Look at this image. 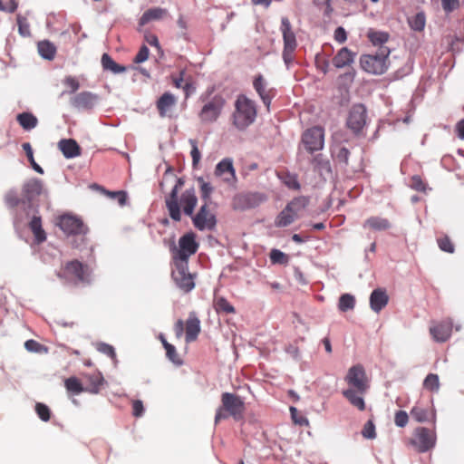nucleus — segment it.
<instances>
[{
    "label": "nucleus",
    "mask_w": 464,
    "mask_h": 464,
    "mask_svg": "<svg viewBox=\"0 0 464 464\" xmlns=\"http://www.w3.org/2000/svg\"><path fill=\"white\" fill-rule=\"evenodd\" d=\"M245 410V402L238 395L224 392L221 395V406L216 411L215 424L229 416L236 420H239L243 419Z\"/></svg>",
    "instance_id": "4"
},
{
    "label": "nucleus",
    "mask_w": 464,
    "mask_h": 464,
    "mask_svg": "<svg viewBox=\"0 0 464 464\" xmlns=\"http://www.w3.org/2000/svg\"><path fill=\"white\" fill-rule=\"evenodd\" d=\"M213 306L218 314H235V307L223 296L214 298Z\"/></svg>",
    "instance_id": "34"
},
{
    "label": "nucleus",
    "mask_w": 464,
    "mask_h": 464,
    "mask_svg": "<svg viewBox=\"0 0 464 464\" xmlns=\"http://www.w3.org/2000/svg\"><path fill=\"white\" fill-rule=\"evenodd\" d=\"M189 142L192 147L191 152H190L191 158H192V164L194 167H196L200 160L201 154L198 149L197 141L194 140H190Z\"/></svg>",
    "instance_id": "57"
},
{
    "label": "nucleus",
    "mask_w": 464,
    "mask_h": 464,
    "mask_svg": "<svg viewBox=\"0 0 464 464\" xmlns=\"http://www.w3.org/2000/svg\"><path fill=\"white\" fill-rule=\"evenodd\" d=\"M57 225L68 237H73L71 242L72 247L79 248L86 244L89 228L80 218L64 214L59 218Z\"/></svg>",
    "instance_id": "3"
},
{
    "label": "nucleus",
    "mask_w": 464,
    "mask_h": 464,
    "mask_svg": "<svg viewBox=\"0 0 464 464\" xmlns=\"http://www.w3.org/2000/svg\"><path fill=\"white\" fill-rule=\"evenodd\" d=\"M63 83L70 88V92L71 93H73L75 92L76 91L79 90L80 88V83H79V81L73 77V76H71V75H68L66 76L63 81Z\"/></svg>",
    "instance_id": "55"
},
{
    "label": "nucleus",
    "mask_w": 464,
    "mask_h": 464,
    "mask_svg": "<svg viewBox=\"0 0 464 464\" xmlns=\"http://www.w3.org/2000/svg\"><path fill=\"white\" fill-rule=\"evenodd\" d=\"M168 14V10L161 7L150 8L143 13L139 20V24L144 26L148 23L155 20H160Z\"/></svg>",
    "instance_id": "28"
},
{
    "label": "nucleus",
    "mask_w": 464,
    "mask_h": 464,
    "mask_svg": "<svg viewBox=\"0 0 464 464\" xmlns=\"http://www.w3.org/2000/svg\"><path fill=\"white\" fill-rule=\"evenodd\" d=\"M29 227L32 230L35 241L40 244L46 240V234L42 227L41 217L34 216L29 223Z\"/></svg>",
    "instance_id": "32"
},
{
    "label": "nucleus",
    "mask_w": 464,
    "mask_h": 464,
    "mask_svg": "<svg viewBox=\"0 0 464 464\" xmlns=\"http://www.w3.org/2000/svg\"><path fill=\"white\" fill-rule=\"evenodd\" d=\"M389 296L382 288L374 289L370 295V306L372 311L379 313L388 304Z\"/></svg>",
    "instance_id": "24"
},
{
    "label": "nucleus",
    "mask_w": 464,
    "mask_h": 464,
    "mask_svg": "<svg viewBox=\"0 0 464 464\" xmlns=\"http://www.w3.org/2000/svg\"><path fill=\"white\" fill-rule=\"evenodd\" d=\"M290 412L293 421L300 426H307L309 424L308 420L303 415L299 414L298 411L295 407H290Z\"/></svg>",
    "instance_id": "54"
},
{
    "label": "nucleus",
    "mask_w": 464,
    "mask_h": 464,
    "mask_svg": "<svg viewBox=\"0 0 464 464\" xmlns=\"http://www.w3.org/2000/svg\"><path fill=\"white\" fill-rule=\"evenodd\" d=\"M220 105L216 102H209L205 104L199 113L202 121L211 122L218 119L220 113Z\"/></svg>",
    "instance_id": "27"
},
{
    "label": "nucleus",
    "mask_w": 464,
    "mask_h": 464,
    "mask_svg": "<svg viewBox=\"0 0 464 464\" xmlns=\"http://www.w3.org/2000/svg\"><path fill=\"white\" fill-rule=\"evenodd\" d=\"M279 178L283 181V183L290 189L298 190L300 189V184L298 182L297 177L295 174H291L288 172L282 173Z\"/></svg>",
    "instance_id": "39"
},
{
    "label": "nucleus",
    "mask_w": 464,
    "mask_h": 464,
    "mask_svg": "<svg viewBox=\"0 0 464 464\" xmlns=\"http://www.w3.org/2000/svg\"><path fill=\"white\" fill-rule=\"evenodd\" d=\"M35 411L38 415V417L43 420V421H49L50 419H51V411L49 409V407L44 404V403H42V402H37L35 404Z\"/></svg>",
    "instance_id": "48"
},
{
    "label": "nucleus",
    "mask_w": 464,
    "mask_h": 464,
    "mask_svg": "<svg viewBox=\"0 0 464 464\" xmlns=\"http://www.w3.org/2000/svg\"><path fill=\"white\" fill-rule=\"evenodd\" d=\"M5 202L9 208L14 209L17 208L20 203H23L24 200L21 199L15 192L10 191L5 195Z\"/></svg>",
    "instance_id": "51"
},
{
    "label": "nucleus",
    "mask_w": 464,
    "mask_h": 464,
    "mask_svg": "<svg viewBox=\"0 0 464 464\" xmlns=\"http://www.w3.org/2000/svg\"><path fill=\"white\" fill-rule=\"evenodd\" d=\"M98 96L90 92H82L71 99V104L78 110H92L96 104Z\"/></svg>",
    "instance_id": "21"
},
{
    "label": "nucleus",
    "mask_w": 464,
    "mask_h": 464,
    "mask_svg": "<svg viewBox=\"0 0 464 464\" xmlns=\"http://www.w3.org/2000/svg\"><path fill=\"white\" fill-rule=\"evenodd\" d=\"M334 38L337 43L343 44L347 40L345 29L342 26L337 27L334 31Z\"/></svg>",
    "instance_id": "61"
},
{
    "label": "nucleus",
    "mask_w": 464,
    "mask_h": 464,
    "mask_svg": "<svg viewBox=\"0 0 464 464\" xmlns=\"http://www.w3.org/2000/svg\"><path fill=\"white\" fill-rule=\"evenodd\" d=\"M166 355L169 361H171L176 365H181L182 360L180 359L176 348L174 345L170 343H166Z\"/></svg>",
    "instance_id": "49"
},
{
    "label": "nucleus",
    "mask_w": 464,
    "mask_h": 464,
    "mask_svg": "<svg viewBox=\"0 0 464 464\" xmlns=\"http://www.w3.org/2000/svg\"><path fill=\"white\" fill-rule=\"evenodd\" d=\"M16 120L18 123L24 130H32L36 127L38 121L37 118L30 112H23L17 115Z\"/></svg>",
    "instance_id": "35"
},
{
    "label": "nucleus",
    "mask_w": 464,
    "mask_h": 464,
    "mask_svg": "<svg viewBox=\"0 0 464 464\" xmlns=\"http://www.w3.org/2000/svg\"><path fill=\"white\" fill-rule=\"evenodd\" d=\"M143 412H144V407H143L142 401L140 400L133 401L132 414L135 417H140V416H142Z\"/></svg>",
    "instance_id": "64"
},
{
    "label": "nucleus",
    "mask_w": 464,
    "mask_h": 464,
    "mask_svg": "<svg viewBox=\"0 0 464 464\" xmlns=\"http://www.w3.org/2000/svg\"><path fill=\"white\" fill-rule=\"evenodd\" d=\"M442 8L446 13H450L459 8V0H441Z\"/></svg>",
    "instance_id": "58"
},
{
    "label": "nucleus",
    "mask_w": 464,
    "mask_h": 464,
    "mask_svg": "<svg viewBox=\"0 0 464 464\" xmlns=\"http://www.w3.org/2000/svg\"><path fill=\"white\" fill-rule=\"evenodd\" d=\"M344 381L347 388L343 390V396L360 411L366 409L364 396L370 388V382L364 368L361 364L354 365L348 370Z\"/></svg>",
    "instance_id": "1"
},
{
    "label": "nucleus",
    "mask_w": 464,
    "mask_h": 464,
    "mask_svg": "<svg viewBox=\"0 0 464 464\" xmlns=\"http://www.w3.org/2000/svg\"><path fill=\"white\" fill-rule=\"evenodd\" d=\"M176 285L184 293H189L195 287V275L188 272L186 262H175V269L171 273Z\"/></svg>",
    "instance_id": "11"
},
{
    "label": "nucleus",
    "mask_w": 464,
    "mask_h": 464,
    "mask_svg": "<svg viewBox=\"0 0 464 464\" xmlns=\"http://www.w3.org/2000/svg\"><path fill=\"white\" fill-rule=\"evenodd\" d=\"M391 224L388 219L381 217H371L363 223L364 228L375 231H382L390 228Z\"/></svg>",
    "instance_id": "30"
},
{
    "label": "nucleus",
    "mask_w": 464,
    "mask_h": 464,
    "mask_svg": "<svg viewBox=\"0 0 464 464\" xmlns=\"http://www.w3.org/2000/svg\"><path fill=\"white\" fill-rule=\"evenodd\" d=\"M24 347L29 352L39 353L41 352L43 345L34 340H28L24 343Z\"/></svg>",
    "instance_id": "63"
},
{
    "label": "nucleus",
    "mask_w": 464,
    "mask_h": 464,
    "mask_svg": "<svg viewBox=\"0 0 464 464\" xmlns=\"http://www.w3.org/2000/svg\"><path fill=\"white\" fill-rule=\"evenodd\" d=\"M367 36L370 42L375 46H380L381 50L383 49L382 44L389 39V34L387 33L374 30H370Z\"/></svg>",
    "instance_id": "38"
},
{
    "label": "nucleus",
    "mask_w": 464,
    "mask_h": 464,
    "mask_svg": "<svg viewBox=\"0 0 464 464\" xmlns=\"http://www.w3.org/2000/svg\"><path fill=\"white\" fill-rule=\"evenodd\" d=\"M280 30L283 34L284 47L290 50H295L297 46L295 34L292 30L291 23L287 17L281 19Z\"/></svg>",
    "instance_id": "23"
},
{
    "label": "nucleus",
    "mask_w": 464,
    "mask_h": 464,
    "mask_svg": "<svg viewBox=\"0 0 464 464\" xmlns=\"http://www.w3.org/2000/svg\"><path fill=\"white\" fill-rule=\"evenodd\" d=\"M355 305V299L350 294H343L341 295L338 303V308L342 312H346L348 310L353 309Z\"/></svg>",
    "instance_id": "40"
},
{
    "label": "nucleus",
    "mask_w": 464,
    "mask_h": 464,
    "mask_svg": "<svg viewBox=\"0 0 464 464\" xmlns=\"http://www.w3.org/2000/svg\"><path fill=\"white\" fill-rule=\"evenodd\" d=\"M23 147V150H24L25 154H26V157L32 166V168L37 171L38 173L40 174H43L44 173V169L35 162L34 160V152H33V149H32V146L30 143L28 142H25L22 145Z\"/></svg>",
    "instance_id": "43"
},
{
    "label": "nucleus",
    "mask_w": 464,
    "mask_h": 464,
    "mask_svg": "<svg viewBox=\"0 0 464 464\" xmlns=\"http://www.w3.org/2000/svg\"><path fill=\"white\" fill-rule=\"evenodd\" d=\"M411 417L418 422H425L434 419L433 412L428 407L414 406L411 411Z\"/></svg>",
    "instance_id": "31"
},
{
    "label": "nucleus",
    "mask_w": 464,
    "mask_h": 464,
    "mask_svg": "<svg viewBox=\"0 0 464 464\" xmlns=\"http://www.w3.org/2000/svg\"><path fill=\"white\" fill-rule=\"evenodd\" d=\"M366 117L365 106L354 104L350 110L346 125L355 135H359L366 124Z\"/></svg>",
    "instance_id": "15"
},
{
    "label": "nucleus",
    "mask_w": 464,
    "mask_h": 464,
    "mask_svg": "<svg viewBox=\"0 0 464 464\" xmlns=\"http://www.w3.org/2000/svg\"><path fill=\"white\" fill-rule=\"evenodd\" d=\"M436 436L430 429L417 428L411 439V444L418 452H426L435 446Z\"/></svg>",
    "instance_id": "13"
},
{
    "label": "nucleus",
    "mask_w": 464,
    "mask_h": 464,
    "mask_svg": "<svg viewBox=\"0 0 464 464\" xmlns=\"http://www.w3.org/2000/svg\"><path fill=\"white\" fill-rule=\"evenodd\" d=\"M309 203V198L300 196L293 198L285 208L277 215L275 225L277 227H285L297 219Z\"/></svg>",
    "instance_id": "6"
},
{
    "label": "nucleus",
    "mask_w": 464,
    "mask_h": 464,
    "mask_svg": "<svg viewBox=\"0 0 464 464\" xmlns=\"http://www.w3.org/2000/svg\"><path fill=\"white\" fill-rule=\"evenodd\" d=\"M179 249L176 250L174 254V262H186L188 263V257L194 255L198 248V244L196 242L195 234L190 232L182 236L179 240Z\"/></svg>",
    "instance_id": "14"
},
{
    "label": "nucleus",
    "mask_w": 464,
    "mask_h": 464,
    "mask_svg": "<svg viewBox=\"0 0 464 464\" xmlns=\"http://www.w3.org/2000/svg\"><path fill=\"white\" fill-rule=\"evenodd\" d=\"M214 174L215 176L221 178L225 183L231 187H235L237 182L233 160L230 158H225L218 162L215 168Z\"/></svg>",
    "instance_id": "18"
},
{
    "label": "nucleus",
    "mask_w": 464,
    "mask_h": 464,
    "mask_svg": "<svg viewBox=\"0 0 464 464\" xmlns=\"http://www.w3.org/2000/svg\"><path fill=\"white\" fill-rule=\"evenodd\" d=\"M58 147L63 152V156L67 159H72L81 154L80 146L72 139L61 140L58 143Z\"/></svg>",
    "instance_id": "25"
},
{
    "label": "nucleus",
    "mask_w": 464,
    "mask_h": 464,
    "mask_svg": "<svg viewBox=\"0 0 464 464\" xmlns=\"http://www.w3.org/2000/svg\"><path fill=\"white\" fill-rule=\"evenodd\" d=\"M430 332L437 342L444 343L450 338L451 334L452 322L450 319H446L437 323L430 328Z\"/></svg>",
    "instance_id": "22"
},
{
    "label": "nucleus",
    "mask_w": 464,
    "mask_h": 464,
    "mask_svg": "<svg viewBox=\"0 0 464 464\" xmlns=\"http://www.w3.org/2000/svg\"><path fill=\"white\" fill-rule=\"evenodd\" d=\"M388 49H382L376 55L363 54L360 58V64L363 71L372 74H382L386 71V58Z\"/></svg>",
    "instance_id": "10"
},
{
    "label": "nucleus",
    "mask_w": 464,
    "mask_h": 464,
    "mask_svg": "<svg viewBox=\"0 0 464 464\" xmlns=\"http://www.w3.org/2000/svg\"><path fill=\"white\" fill-rule=\"evenodd\" d=\"M315 64L318 70H320L324 74L328 72L329 69V62L325 58L316 55L315 57Z\"/></svg>",
    "instance_id": "60"
},
{
    "label": "nucleus",
    "mask_w": 464,
    "mask_h": 464,
    "mask_svg": "<svg viewBox=\"0 0 464 464\" xmlns=\"http://www.w3.org/2000/svg\"><path fill=\"white\" fill-rule=\"evenodd\" d=\"M198 182L200 185L201 198L207 202L210 198V195L213 192V187L210 183L206 182L203 178H198Z\"/></svg>",
    "instance_id": "50"
},
{
    "label": "nucleus",
    "mask_w": 464,
    "mask_h": 464,
    "mask_svg": "<svg viewBox=\"0 0 464 464\" xmlns=\"http://www.w3.org/2000/svg\"><path fill=\"white\" fill-rule=\"evenodd\" d=\"M270 260L273 264H285L287 261V257L284 252L273 249L270 252Z\"/></svg>",
    "instance_id": "53"
},
{
    "label": "nucleus",
    "mask_w": 464,
    "mask_h": 464,
    "mask_svg": "<svg viewBox=\"0 0 464 464\" xmlns=\"http://www.w3.org/2000/svg\"><path fill=\"white\" fill-rule=\"evenodd\" d=\"M64 386L67 392L72 394L77 395L85 392V386H83L81 381L74 376L65 379Z\"/></svg>",
    "instance_id": "36"
},
{
    "label": "nucleus",
    "mask_w": 464,
    "mask_h": 464,
    "mask_svg": "<svg viewBox=\"0 0 464 464\" xmlns=\"http://www.w3.org/2000/svg\"><path fill=\"white\" fill-rule=\"evenodd\" d=\"M102 64L104 70L112 72L113 73H121L126 71L124 66H121L115 63L113 59L107 53H104L102 57Z\"/></svg>",
    "instance_id": "37"
},
{
    "label": "nucleus",
    "mask_w": 464,
    "mask_h": 464,
    "mask_svg": "<svg viewBox=\"0 0 464 464\" xmlns=\"http://www.w3.org/2000/svg\"><path fill=\"white\" fill-rule=\"evenodd\" d=\"M16 22L20 35H22L23 37H29L31 35V30L27 18L18 14L16 15Z\"/></svg>",
    "instance_id": "42"
},
{
    "label": "nucleus",
    "mask_w": 464,
    "mask_h": 464,
    "mask_svg": "<svg viewBox=\"0 0 464 464\" xmlns=\"http://www.w3.org/2000/svg\"><path fill=\"white\" fill-rule=\"evenodd\" d=\"M22 193L24 200L31 203L44 193L43 181L38 179H30L23 185Z\"/></svg>",
    "instance_id": "20"
},
{
    "label": "nucleus",
    "mask_w": 464,
    "mask_h": 464,
    "mask_svg": "<svg viewBox=\"0 0 464 464\" xmlns=\"http://www.w3.org/2000/svg\"><path fill=\"white\" fill-rule=\"evenodd\" d=\"M18 7V3L15 0H9L6 5H4L0 0V11L7 13H14Z\"/></svg>",
    "instance_id": "59"
},
{
    "label": "nucleus",
    "mask_w": 464,
    "mask_h": 464,
    "mask_svg": "<svg viewBox=\"0 0 464 464\" xmlns=\"http://www.w3.org/2000/svg\"><path fill=\"white\" fill-rule=\"evenodd\" d=\"M193 224L198 230L213 229L216 226V217L208 208V202H205L198 212L192 218Z\"/></svg>",
    "instance_id": "19"
},
{
    "label": "nucleus",
    "mask_w": 464,
    "mask_h": 464,
    "mask_svg": "<svg viewBox=\"0 0 464 464\" xmlns=\"http://www.w3.org/2000/svg\"><path fill=\"white\" fill-rule=\"evenodd\" d=\"M354 55L355 54L347 47H343L333 58V64L336 68H343L345 66H349L353 63Z\"/></svg>",
    "instance_id": "26"
},
{
    "label": "nucleus",
    "mask_w": 464,
    "mask_h": 464,
    "mask_svg": "<svg viewBox=\"0 0 464 464\" xmlns=\"http://www.w3.org/2000/svg\"><path fill=\"white\" fill-rule=\"evenodd\" d=\"M266 200V197L259 192H242L232 198V208L235 210L244 211L258 207Z\"/></svg>",
    "instance_id": "12"
},
{
    "label": "nucleus",
    "mask_w": 464,
    "mask_h": 464,
    "mask_svg": "<svg viewBox=\"0 0 464 464\" xmlns=\"http://www.w3.org/2000/svg\"><path fill=\"white\" fill-rule=\"evenodd\" d=\"M411 29L422 31L425 26L426 18L424 13H418L411 21H408Z\"/></svg>",
    "instance_id": "45"
},
{
    "label": "nucleus",
    "mask_w": 464,
    "mask_h": 464,
    "mask_svg": "<svg viewBox=\"0 0 464 464\" xmlns=\"http://www.w3.org/2000/svg\"><path fill=\"white\" fill-rule=\"evenodd\" d=\"M423 386L430 391H436L440 387L439 377L437 374L430 373L423 382Z\"/></svg>",
    "instance_id": "52"
},
{
    "label": "nucleus",
    "mask_w": 464,
    "mask_h": 464,
    "mask_svg": "<svg viewBox=\"0 0 464 464\" xmlns=\"http://www.w3.org/2000/svg\"><path fill=\"white\" fill-rule=\"evenodd\" d=\"M37 49L39 54L46 60H53L56 54V47L53 43L47 40L39 42Z\"/></svg>",
    "instance_id": "33"
},
{
    "label": "nucleus",
    "mask_w": 464,
    "mask_h": 464,
    "mask_svg": "<svg viewBox=\"0 0 464 464\" xmlns=\"http://www.w3.org/2000/svg\"><path fill=\"white\" fill-rule=\"evenodd\" d=\"M97 188L101 189L103 193L111 197V198H116L121 206L125 205L127 200V194L125 191H107L103 188L94 185Z\"/></svg>",
    "instance_id": "46"
},
{
    "label": "nucleus",
    "mask_w": 464,
    "mask_h": 464,
    "mask_svg": "<svg viewBox=\"0 0 464 464\" xmlns=\"http://www.w3.org/2000/svg\"><path fill=\"white\" fill-rule=\"evenodd\" d=\"M253 87L269 111L271 102L276 95V90L269 85L262 74L254 78Z\"/></svg>",
    "instance_id": "17"
},
{
    "label": "nucleus",
    "mask_w": 464,
    "mask_h": 464,
    "mask_svg": "<svg viewBox=\"0 0 464 464\" xmlns=\"http://www.w3.org/2000/svg\"><path fill=\"white\" fill-rule=\"evenodd\" d=\"M349 156H350V151L345 147L340 148L339 150L336 153V159L340 162H343V163H344L346 165L348 164Z\"/></svg>",
    "instance_id": "62"
},
{
    "label": "nucleus",
    "mask_w": 464,
    "mask_h": 464,
    "mask_svg": "<svg viewBox=\"0 0 464 464\" xmlns=\"http://www.w3.org/2000/svg\"><path fill=\"white\" fill-rule=\"evenodd\" d=\"M184 182L181 179H178L175 186L168 197H166L165 204L169 211L170 218L176 222L181 220L180 206L183 207V211L187 216L192 217L194 209L198 203V198L194 189L185 190L179 200V190L183 186Z\"/></svg>",
    "instance_id": "2"
},
{
    "label": "nucleus",
    "mask_w": 464,
    "mask_h": 464,
    "mask_svg": "<svg viewBox=\"0 0 464 464\" xmlns=\"http://www.w3.org/2000/svg\"><path fill=\"white\" fill-rule=\"evenodd\" d=\"M178 98L171 92H164L156 102V108L160 118L173 119L176 117L175 111Z\"/></svg>",
    "instance_id": "16"
},
{
    "label": "nucleus",
    "mask_w": 464,
    "mask_h": 464,
    "mask_svg": "<svg viewBox=\"0 0 464 464\" xmlns=\"http://www.w3.org/2000/svg\"><path fill=\"white\" fill-rule=\"evenodd\" d=\"M362 435L364 439L373 440L376 438V428L372 420H369L362 430Z\"/></svg>",
    "instance_id": "47"
},
{
    "label": "nucleus",
    "mask_w": 464,
    "mask_h": 464,
    "mask_svg": "<svg viewBox=\"0 0 464 464\" xmlns=\"http://www.w3.org/2000/svg\"><path fill=\"white\" fill-rule=\"evenodd\" d=\"M200 330V321L194 312L189 313L188 318L185 323L183 320L179 319L174 324L176 337L178 339L181 338L185 331V339L188 343L198 339Z\"/></svg>",
    "instance_id": "7"
},
{
    "label": "nucleus",
    "mask_w": 464,
    "mask_h": 464,
    "mask_svg": "<svg viewBox=\"0 0 464 464\" xmlns=\"http://www.w3.org/2000/svg\"><path fill=\"white\" fill-rule=\"evenodd\" d=\"M236 111L233 114L235 126L244 130L252 124L256 117V106L254 101L245 95H239L235 103Z\"/></svg>",
    "instance_id": "5"
},
{
    "label": "nucleus",
    "mask_w": 464,
    "mask_h": 464,
    "mask_svg": "<svg viewBox=\"0 0 464 464\" xmlns=\"http://www.w3.org/2000/svg\"><path fill=\"white\" fill-rule=\"evenodd\" d=\"M410 187L412 189H415L419 192H423V193H426L427 190L429 189L427 182L424 181L421 179V177L419 175H415V176L411 177Z\"/></svg>",
    "instance_id": "44"
},
{
    "label": "nucleus",
    "mask_w": 464,
    "mask_h": 464,
    "mask_svg": "<svg viewBox=\"0 0 464 464\" xmlns=\"http://www.w3.org/2000/svg\"><path fill=\"white\" fill-rule=\"evenodd\" d=\"M301 142L310 154L322 150L324 146V129L314 126L305 130L302 134Z\"/></svg>",
    "instance_id": "9"
},
{
    "label": "nucleus",
    "mask_w": 464,
    "mask_h": 464,
    "mask_svg": "<svg viewBox=\"0 0 464 464\" xmlns=\"http://www.w3.org/2000/svg\"><path fill=\"white\" fill-rule=\"evenodd\" d=\"M88 266L77 259L68 261L57 273V276L69 282L77 284L87 281Z\"/></svg>",
    "instance_id": "8"
},
{
    "label": "nucleus",
    "mask_w": 464,
    "mask_h": 464,
    "mask_svg": "<svg viewBox=\"0 0 464 464\" xmlns=\"http://www.w3.org/2000/svg\"><path fill=\"white\" fill-rule=\"evenodd\" d=\"M437 243L441 251L452 254L455 251V246L452 240L447 235H442L437 238Z\"/></svg>",
    "instance_id": "41"
},
{
    "label": "nucleus",
    "mask_w": 464,
    "mask_h": 464,
    "mask_svg": "<svg viewBox=\"0 0 464 464\" xmlns=\"http://www.w3.org/2000/svg\"><path fill=\"white\" fill-rule=\"evenodd\" d=\"M150 50L146 45H142L133 59L135 63H141L148 60Z\"/></svg>",
    "instance_id": "56"
},
{
    "label": "nucleus",
    "mask_w": 464,
    "mask_h": 464,
    "mask_svg": "<svg viewBox=\"0 0 464 464\" xmlns=\"http://www.w3.org/2000/svg\"><path fill=\"white\" fill-rule=\"evenodd\" d=\"M104 379L100 372L85 375V392L98 393L103 385Z\"/></svg>",
    "instance_id": "29"
}]
</instances>
